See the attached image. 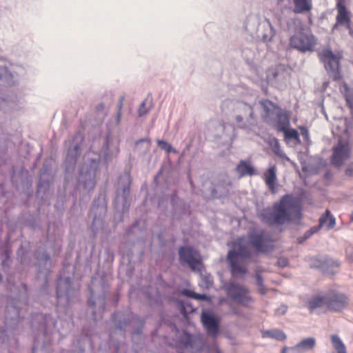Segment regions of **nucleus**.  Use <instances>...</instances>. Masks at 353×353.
I'll list each match as a JSON object with an SVG mask.
<instances>
[{
	"label": "nucleus",
	"mask_w": 353,
	"mask_h": 353,
	"mask_svg": "<svg viewBox=\"0 0 353 353\" xmlns=\"http://www.w3.org/2000/svg\"><path fill=\"white\" fill-rule=\"evenodd\" d=\"M151 139L149 137L141 138L135 141L134 150L139 156H144L149 151Z\"/></svg>",
	"instance_id": "473e14b6"
},
{
	"label": "nucleus",
	"mask_w": 353,
	"mask_h": 353,
	"mask_svg": "<svg viewBox=\"0 0 353 353\" xmlns=\"http://www.w3.org/2000/svg\"><path fill=\"white\" fill-rule=\"evenodd\" d=\"M19 72L6 65H0V81L8 85L16 84L18 81Z\"/></svg>",
	"instance_id": "4be33fe9"
},
{
	"label": "nucleus",
	"mask_w": 353,
	"mask_h": 353,
	"mask_svg": "<svg viewBox=\"0 0 353 353\" xmlns=\"http://www.w3.org/2000/svg\"><path fill=\"white\" fill-rule=\"evenodd\" d=\"M331 340L337 353H347L345 345L338 335H332Z\"/></svg>",
	"instance_id": "e433bc0d"
},
{
	"label": "nucleus",
	"mask_w": 353,
	"mask_h": 353,
	"mask_svg": "<svg viewBox=\"0 0 353 353\" xmlns=\"http://www.w3.org/2000/svg\"><path fill=\"white\" fill-rule=\"evenodd\" d=\"M212 194L214 196H218L217 194H216V190L215 188H213L212 190Z\"/></svg>",
	"instance_id": "338daca9"
},
{
	"label": "nucleus",
	"mask_w": 353,
	"mask_h": 353,
	"mask_svg": "<svg viewBox=\"0 0 353 353\" xmlns=\"http://www.w3.org/2000/svg\"><path fill=\"white\" fill-rule=\"evenodd\" d=\"M254 278L256 279V284L258 287L259 292L261 295L266 294L268 289L265 288L264 285V279L262 275L259 272H256L254 274Z\"/></svg>",
	"instance_id": "4c0bfd02"
},
{
	"label": "nucleus",
	"mask_w": 353,
	"mask_h": 353,
	"mask_svg": "<svg viewBox=\"0 0 353 353\" xmlns=\"http://www.w3.org/2000/svg\"><path fill=\"white\" fill-rule=\"evenodd\" d=\"M307 308L311 312L315 311L317 309H323L327 310L325 292L311 296L307 302Z\"/></svg>",
	"instance_id": "393cba45"
},
{
	"label": "nucleus",
	"mask_w": 353,
	"mask_h": 353,
	"mask_svg": "<svg viewBox=\"0 0 353 353\" xmlns=\"http://www.w3.org/2000/svg\"><path fill=\"white\" fill-rule=\"evenodd\" d=\"M258 215L261 222L270 227L300 221L302 217L301 199L292 194H285L272 208L262 209Z\"/></svg>",
	"instance_id": "f257e3e1"
},
{
	"label": "nucleus",
	"mask_w": 353,
	"mask_h": 353,
	"mask_svg": "<svg viewBox=\"0 0 353 353\" xmlns=\"http://www.w3.org/2000/svg\"><path fill=\"white\" fill-rule=\"evenodd\" d=\"M287 350H289V347H283L281 353H286Z\"/></svg>",
	"instance_id": "774afa93"
},
{
	"label": "nucleus",
	"mask_w": 353,
	"mask_h": 353,
	"mask_svg": "<svg viewBox=\"0 0 353 353\" xmlns=\"http://www.w3.org/2000/svg\"><path fill=\"white\" fill-rule=\"evenodd\" d=\"M253 55V52L248 48H244L242 50V56L247 60L249 61L252 59Z\"/></svg>",
	"instance_id": "de8ad7c7"
},
{
	"label": "nucleus",
	"mask_w": 353,
	"mask_h": 353,
	"mask_svg": "<svg viewBox=\"0 0 353 353\" xmlns=\"http://www.w3.org/2000/svg\"><path fill=\"white\" fill-rule=\"evenodd\" d=\"M196 300L199 301H206L208 299V296L205 294H199L196 292H194V298Z\"/></svg>",
	"instance_id": "864d4df0"
},
{
	"label": "nucleus",
	"mask_w": 353,
	"mask_h": 353,
	"mask_svg": "<svg viewBox=\"0 0 353 353\" xmlns=\"http://www.w3.org/2000/svg\"><path fill=\"white\" fill-rule=\"evenodd\" d=\"M249 243L258 252H267L268 251L266 243L271 241L270 235L263 230L257 232L250 233L248 235Z\"/></svg>",
	"instance_id": "a211bd4d"
},
{
	"label": "nucleus",
	"mask_w": 353,
	"mask_h": 353,
	"mask_svg": "<svg viewBox=\"0 0 353 353\" xmlns=\"http://www.w3.org/2000/svg\"><path fill=\"white\" fill-rule=\"evenodd\" d=\"M112 319L116 329L121 332L123 336H124L125 332H126L127 328L130 325L132 319H136L139 323L138 327L134 330V333L137 335H139L142 333V330L145 324V320L143 319L139 318L137 316H134L130 311L115 312L112 314Z\"/></svg>",
	"instance_id": "1a4fd4ad"
},
{
	"label": "nucleus",
	"mask_w": 353,
	"mask_h": 353,
	"mask_svg": "<svg viewBox=\"0 0 353 353\" xmlns=\"http://www.w3.org/2000/svg\"><path fill=\"white\" fill-rule=\"evenodd\" d=\"M261 21L259 15L250 14L246 17L243 23V28L250 35L254 36L260 26Z\"/></svg>",
	"instance_id": "a878e982"
},
{
	"label": "nucleus",
	"mask_w": 353,
	"mask_h": 353,
	"mask_svg": "<svg viewBox=\"0 0 353 353\" xmlns=\"http://www.w3.org/2000/svg\"><path fill=\"white\" fill-rule=\"evenodd\" d=\"M37 259L39 262H43L44 263H47L48 262L50 261V256L46 251H43V252L38 254V255L37 256Z\"/></svg>",
	"instance_id": "79ce46f5"
},
{
	"label": "nucleus",
	"mask_w": 353,
	"mask_h": 353,
	"mask_svg": "<svg viewBox=\"0 0 353 353\" xmlns=\"http://www.w3.org/2000/svg\"><path fill=\"white\" fill-rule=\"evenodd\" d=\"M264 43L270 42L276 34V31L269 19H265L261 21L260 26L255 33Z\"/></svg>",
	"instance_id": "aec40b11"
},
{
	"label": "nucleus",
	"mask_w": 353,
	"mask_h": 353,
	"mask_svg": "<svg viewBox=\"0 0 353 353\" xmlns=\"http://www.w3.org/2000/svg\"><path fill=\"white\" fill-rule=\"evenodd\" d=\"M293 3L294 14H305L312 9V0H288Z\"/></svg>",
	"instance_id": "cd10ccee"
},
{
	"label": "nucleus",
	"mask_w": 353,
	"mask_h": 353,
	"mask_svg": "<svg viewBox=\"0 0 353 353\" xmlns=\"http://www.w3.org/2000/svg\"><path fill=\"white\" fill-rule=\"evenodd\" d=\"M138 225V223L137 221H136L134 223H133L131 226H130L127 230H126V234L128 235H130V234L132 233L133 232V230Z\"/></svg>",
	"instance_id": "13d9d810"
},
{
	"label": "nucleus",
	"mask_w": 353,
	"mask_h": 353,
	"mask_svg": "<svg viewBox=\"0 0 353 353\" xmlns=\"http://www.w3.org/2000/svg\"><path fill=\"white\" fill-rule=\"evenodd\" d=\"M88 301L90 307H97L99 312H103L105 307V296L109 290V284L105 278L92 277Z\"/></svg>",
	"instance_id": "39448f33"
},
{
	"label": "nucleus",
	"mask_w": 353,
	"mask_h": 353,
	"mask_svg": "<svg viewBox=\"0 0 353 353\" xmlns=\"http://www.w3.org/2000/svg\"><path fill=\"white\" fill-rule=\"evenodd\" d=\"M277 179L276 168L274 165H271L265 173V181L272 192H275V184Z\"/></svg>",
	"instance_id": "7c9ffc66"
},
{
	"label": "nucleus",
	"mask_w": 353,
	"mask_h": 353,
	"mask_svg": "<svg viewBox=\"0 0 353 353\" xmlns=\"http://www.w3.org/2000/svg\"><path fill=\"white\" fill-rule=\"evenodd\" d=\"M287 309L288 307L286 305H281L275 310V314L276 315H283L287 312Z\"/></svg>",
	"instance_id": "603ef678"
},
{
	"label": "nucleus",
	"mask_w": 353,
	"mask_h": 353,
	"mask_svg": "<svg viewBox=\"0 0 353 353\" xmlns=\"http://www.w3.org/2000/svg\"><path fill=\"white\" fill-rule=\"evenodd\" d=\"M83 139V134L77 132L70 143L64 162L65 171L68 174L72 173L75 169Z\"/></svg>",
	"instance_id": "9d476101"
},
{
	"label": "nucleus",
	"mask_w": 353,
	"mask_h": 353,
	"mask_svg": "<svg viewBox=\"0 0 353 353\" xmlns=\"http://www.w3.org/2000/svg\"><path fill=\"white\" fill-rule=\"evenodd\" d=\"M131 177L130 174L125 172L119 178L116 188V196L114 200V208L122 213L130 208Z\"/></svg>",
	"instance_id": "423d86ee"
},
{
	"label": "nucleus",
	"mask_w": 353,
	"mask_h": 353,
	"mask_svg": "<svg viewBox=\"0 0 353 353\" xmlns=\"http://www.w3.org/2000/svg\"><path fill=\"white\" fill-rule=\"evenodd\" d=\"M274 115L276 118V128L279 131L285 130L290 128V114L287 111L279 108Z\"/></svg>",
	"instance_id": "bb28decb"
},
{
	"label": "nucleus",
	"mask_w": 353,
	"mask_h": 353,
	"mask_svg": "<svg viewBox=\"0 0 353 353\" xmlns=\"http://www.w3.org/2000/svg\"><path fill=\"white\" fill-rule=\"evenodd\" d=\"M157 144L159 147L165 150L167 153H177L178 151L174 148L170 143L164 140H157Z\"/></svg>",
	"instance_id": "58836bf2"
},
{
	"label": "nucleus",
	"mask_w": 353,
	"mask_h": 353,
	"mask_svg": "<svg viewBox=\"0 0 353 353\" xmlns=\"http://www.w3.org/2000/svg\"><path fill=\"white\" fill-rule=\"evenodd\" d=\"M311 237V235L307 232V230L303 234L302 236H299L297 239V241L299 244H302L303 242H305L306 240H307L309 238Z\"/></svg>",
	"instance_id": "3c124183"
},
{
	"label": "nucleus",
	"mask_w": 353,
	"mask_h": 353,
	"mask_svg": "<svg viewBox=\"0 0 353 353\" xmlns=\"http://www.w3.org/2000/svg\"><path fill=\"white\" fill-rule=\"evenodd\" d=\"M63 274L62 270L57 278L56 294L58 305L67 307L77 299L79 289L70 276H63Z\"/></svg>",
	"instance_id": "20e7f679"
},
{
	"label": "nucleus",
	"mask_w": 353,
	"mask_h": 353,
	"mask_svg": "<svg viewBox=\"0 0 353 353\" xmlns=\"http://www.w3.org/2000/svg\"><path fill=\"white\" fill-rule=\"evenodd\" d=\"M104 145L105 146L106 148V150L104 152V160L105 162H108V152H107V150H108V141H106L105 143H104Z\"/></svg>",
	"instance_id": "e2e57ef3"
},
{
	"label": "nucleus",
	"mask_w": 353,
	"mask_h": 353,
	"mask_svg": "<svg viewBox=\"0 0 353 353\" xmlns=\"http://www.w3.org/2000/svg\"><path fill=\"white\" fill-rule=\"evenodd\" d=\"M290 44L301 52H312L316 45V39L310 32H299L290 37Z\"/></svg>",
	"instance_id": "4468645a"
},
{
	"label": "nucleus",
	"mask_w": 353,
	"mask_h": 353,
	"mask_svg": "<svg viewBox=\"0 0 353 353\" xmlns=\"http://www.w3.org/2000/svg\"><path fill=\"white\" fill-rule=\"evenodd\" d=\"M201 321L207 333L216 336L219 331L220 318L210 311H204L201 314Z\"/></svg>",
	"instance_id": "f3484780"
},
{
	"label": "nucleus",
	"mask_w": 353,
	"mask_h": 353,
	"mask_svg": "<svg viewBox=\"0 0 353 353\" xmlns=\"http://www.w3.org/2000/svg\"><path fill=\"white\" fill-rule=\"evenodd\" d=\"M224 289L228 296L240 305L248 307L253 302L249 289L243 285L229 282L224 285Z\"/></svg>",
	"instance_id": "6e6552de"
},
{
	"label": "nucleus",
	"mask_w": 353,
	"mask_h": 353,
	"mask_svg": "<svg viewBox=\"0 0 353 353\" xmlns=\"http://www.w3.org/2000/svg\"><path fill=\"white\" fill-rule=\"evenodd\" d=\"M281 132H284L285 138L288 139H294L299 141V134L296 129L287 128L285 130H281Z\"/></svg>",
	"instance_id": "ea45409f"
},
{
	"label": "nucleus",
	"mask_w": 353,
	"mask_h": 353,
	"mask_svg": "<svg viewBox=\"0 0 353 353\" xmlns=\"http://www.w3.org/2000/svg\"><path fill=\"white\" fill-rule=\"evenodd\" d=\"M123 97H121L119 99V101L117 103V109H118V111L117 112H121V109H122V107H123Z\"/></svg>",
	"instance_id": "bf43d9fd"
},
{
	"label": "nucleus",
	"mask_w": 353,
	"mask_h": 353,
	"mask_svg": "<svg viewBox=\"0 0 353 353\" xmlns=\"http://www.w3.org/2000/svg\"><path fill=\"white\" fill-rule=\"evenodd\" d=\"M105 197V194L99 193L94 199L90 208V214L93 216L90 230L94 236L103 230L105 226L104 219L107 213V202Z\"/></svg>",
	"instance_id": "0eeeda50"
},
{
	"label": "nucleus",
	"mask_w": 353,
	"mask_h": 353,
	"mask_svg": "<svg viewBox=\"0 0 353 353\" xmlns=\"http://www.w3.org/2000/svg\"><path fill=\"white\" fill-rule=\"evenodd\" d=\"M299 129L301 130V134L303 136L305 141H308L310 138V134L307 128L305 126H301L299 127Z\"/></svg>",
	"instance_id": "09e8293b"
},
{
	"label": "nucleus",
	"mask_w": 353,
	"mask_h": 353,
	"mask_svg": "<svg viewBox=\"0 0 353 353\" xmlns=\"http://www.w3.org/2000/svg\"><path fill=\"white\" fill-rule=\"evenodd\" d=\"M321 55L325 68L331 74L334 80L339 77V60L331 49H324Z\"/></svg>",
	"instance_id": "dca6fc26"
},
{
	"label": "nucleus",
	"mask_w": 353,
	"mask_h": 353,
	"mask_svg": "<svg viewBox=\"0 0 353 353\" xmlns=\"http://www.w3.org/2000/svg\"><path fill=\"white\" fill-rule=\"evenodd\" d=\"M178 307L180 312L184 316H187L190 312L194 311V309H191V311H188L186 310V305L183 301H179L178 303Z\"/></svg>",
	"instance_id": "a18cd8bd"
},
{
	"label": "nucleus",
	"mask_w": 353,
	"mask_h": 353,
	"mask_svg": "<svg viewBox=\"0 0 353 353\" xmlns=\"http://www.w3.org/2000/svg\"><path fill=\"white\" fill-rule=\"evenodd\" d=\"M270 146L272 149V152L276 154L279 158L285 160L287 161H290V158L285 154V152L281 150V145L277 139L273 138L270 141Z\"/></svg>",
	"instance_id": "f704fd0d"
},
{
	"label": "nucleus",
	"mask_w": 353,
	"mask_h": 353,
	"mask_svg": "<svg viewBox=\"0 0 353 353\" xmlns=\"http://www.w3.org/2000/svg\"><path fill=\"white\" fill-rule=\"evenodd\" d=\"M235 248L230 250L227 255V259L239 260V258L249 259L252 256V252L247 245L241 242L236 243Z\"/></svg>",
	"instance_id": "5701e85b"
},
{
	"label": "nucleus",
	"mask_w": 353,
	"mask_h": 353,
	"mask_svg": "<svg viewBox=\"0 0 353 353\" xmlns=\"http://www.w3.org/2000/svg\"><path fill=\"white\" fill-rule=\"evenodd\" d=\"M4 100L8 105L13 109H16L17 104L21 103V99H19L17 96H13L12 98L8 97Z\"/></svg>",
	"instance_id": "a19ab883"
},
{
	"label": "nucleus",
	"mask_w": 353,
	"mask_h": 353,
	"mask_svg": "<svg viewBox=\"0 0 353 353\" xmlns=\"http://www.w3.org/2000/svg\"><path fill=\"white\" fill-rule=\"evenodd\" d=\"M262 336L263 338H271L274 339L276 341H283L285 340L286 335L285 334L280 330L276 329L265 330L262 332Z\"/></svg>",
	"instance_id": "c9c22d12"
},
{
	"label": "nucleus",
	"mask_w": 353,
	"mask_h": 353,
	"mask_svg": "<svg viewBox=\"0 0 353 353\" xmlns=\"http://www.w3.org/2000/svg\"><path fill=\"white\" fill-rule=\"evenodd\" d=\"M321 219H323V228L325 227L327 230L332 229L336 225L335 217L328 209L325 210V212L320 216L319 223H320Z\"/></svg>",
	"instance_id": "72a5a7b5"
},
{
	"label": "nucleus",
	"mask_w": 353,
	"mask_h": 353,
	"mask_svg": "<svg viewBox=\"0 0 353 353\" xmlns=\"http://www.w3.org/2000/svg\"><path fill=\"white\" fill-rule=\"evenodd\" d=\"M280 74L276 69L270 70L267 74V79L270 83L279 78Z\"/></svg>",
	"instance_id": "37998d69"
},
{
	"label": "nucleus",
	"mask_w": 353,
	"mask_h": 353,
	"mask_svg": "<svg viewBox=\"0 0 353 353\" xmlns=\"http://www.w3.org/2000/svg\"><path fill=\"white\" fill-rule=\"evenodd\" d=\"M259 108L264 111V121L270 123L272 117L279 107L268 99L260 100L258 103L252 105L242 101L238 102L233 116L236 128L243 130L247 134L253 132L254 128L258 124L256 110Z\"/></svg>",
	"instance_id": "f03ea898"
},
{
	"label": "nucleus",
	"mask_w": 353,
	"mask_h": 353,
	"mask_svg": "<svg viewBox=\"0 0 353 353\" xmlns=\"http://www.w3.org/2000/svg\"><path fill=\"white\" fill-rule=\"evenodd\" d=\"M327 311L340 312L345 310L349 304V299L346 294L336 290L325 291Z\"/></svg>",
	"instance_id": "f8f14e48"
},
{
	"label": "nucleus",
	"mask_w": 353,
	"mask_h": 353,
	"mask_svg": "<svg viewBox=\"0 0 353 353\" xmlns=\"http://www.w3.org/2000/svg\"><path fill=\"white\" fill-rule=\"evenodd\" d=\"M345 173L347 176L353 177V163L349 165L346 168Z\"/></svg>",
	"instance_id": "5fc2aeb1"
},
{
	"label": "nucleus",
	"mask_w": 353,
	"mask_h": 353,
	"mask_svg": "<svg viewBox=\"0 0 353 353\" xmlns=\"http://www.w3.org/2000/svg\"><path fill=\"white\" fill-rule=\"evenodd\" d=\"M338 14L336 16V21L340 25H346L350 26V19L349 12L343 1H338L336 4Z\"/></svg>",
	"instance_id": "c85d7f7f"
},
{
	"label": "nucleus",
	"mask_w": 353,
	"mask_h": 353,
	"mask_svg": "<svg viewBox=\"0 0 353 353\" xmlns=\"http://www.w3.org/2000/svg\"><path fill=\"white\" fill-rule=\"evenodd\" d=\"M203 281H205V283L207 284L208 286H209L210 285H212V282L207 277H205L203 279Z\"/></svg>",
	"instance_id": "69168bd1"
},
{
	"label": "nucleus",
	"mask_w": 353,
	"mask_h": 353,
	"mask_svg": "<svg viewBox=\"0 0 353 353\" xmlns=\"http://www.w3.org/2000/svg\"><path fill=\"white\" fill-rule=\"evenodd\" d=\"M32 353H48V352L44 349H41V350H39L35 347H32Z\"/></svg>",
	"instance_id": "0e129e2a"
},
{
	"label": "nucleus",
	"mask_w": 353,
	"mask_h": 353,
	"mask_svg": "<svg viewBox=\"0 0 353 353\" xmlns=\"http://www.w3.org/2000/svg\"><path fill=\"white\" fill-rule=\"evenodd\" d=\"M346 101L347 105L353 108V94H349L346 96Z\"/></svg>",
	"instance_id": "6e6d98bb"
},
{
	"label": "nucleus",
	"mask_w": 353,
	"mask_h": 353,
	"mask_svg": "<svg viewBox=\"0 0 353 353\" xmlns=\"http://www.w3.org/2000/svg\"><path fill=\"white\" fill-rule=\"evenodd\" d=\"M310 265L319 269L327 274H334L335 269L339 266V263L327 256H321L313 259Z\"/></svg>",
	"instance_id": "6ab92c4d"
},
{
	"label": "nucleus",
	"mask_w": 353,
	"mask_h": 353,
	"mask_svg": "<svg viewBox=\"0 0 353 353\" xmlns=\"http://www.w3.org/2000/svg\"><path fill=\"white\" fill-rule=\"evenodd\" d=\"M194 292H195L192 291L191 290L188 288H183L181 292L182 295L192 299L194 298Z\"/></svg>",
	"instance_id": "8fccbe9b"
},
{
	"label": "nucleus",
	"mask_w": 353,
	"mask_h": 353,
	"mask_svg": "<svg viewBox=\"0 0 353 353\" xmlns=\"http://www.w3.org/2000/svg\"><path fill=\"white\" fill-rule=\"evenodd\" d=\"M101 163V157L93 154L92 157H87L79 171L78 182L83 189L88 193L92 192L97 184V176L100 170Z\"/></svg>",
	"instance_id": "7ed1b4c3"
},
{
	"label": "nucleus",
	"mask_w": 353,
	"mask_h": 353,
	"mask_svg": "<svg viewBox=\"0 0 353 353\" xmlns=\"http://www.w3.org/2000/svg\"><path fill=\"white\" fill-rule=\"evenodd\" d=\"M149 112V108L146 107L145 101L141 102L138 109V115L141 117L145 116Z\"/></svg>",
	"instance_id": "c03bdc74"
},
{
	"label": "nucleus",
	"mask_w": 353,
	"mask_h": 353,
	"mask_svg": "<svg viewBox=\"0 0 353 353\" xmlns=\"http://www.w3.org/2000/svg\"><path fill=\"white\" fill-rule=\"evenodd\" d=\"M121 120V112H117L115 118V123L117 125H119Z\"/></svg>",
	"instance_id": "680f3d73"
},
{
	"label": "nucleus",
	"mask_w": 353,
	"mask_h": 353,
	"mask_svg": "<svg viewBox=\"0 0 353 353\" xmlns=\"http://www.w3.org/2000/svg\"><path fill=\"white\" fill-rule=\"evenodd\" d=\"M217 132L214 134L216 139H223L224 141L232 142L236 136L234 126L230 124L216 123L215 124Z\"/></svg>",
	"instance_id": "412c9836"
},
{
	"label": "nucleus",
	"mask_w": 353,
	"mask_h": 353,
	"mask_svg": "<svg viewBox=\"0 0 353 353\" xmlns=\"http://www.w3.org/2000/svg\"><path fill=\"white\" fill-rule=\"evenodd\" d=\"M347 255L348 259L351 261H353V248L351 249L347 250Z\"/></svg>",
	"instance_id": "052dcab7"
},
{
	"label": "nucleus",
	"mask_w": 353,
	"mask_h": 353,
	"mask_svg": "<svg viewBox=\"0 0 353 353\" xmlns=\"http://www.w3.org/2000/svg\"><path fill=\"white\" fill-rule=\"evenodd\" d=\"M120 252L122 254L123 257L126 256L129 259H131L133 256V252L132 250H129L127 252H123V251L120 250Z\"/></svg>",
	"instance_id": "4d7b16f0"
},
{
	"label": "nucleus",
	"mask_w": 353,
	"mask_h": 353,
	"mask_svg": "<svg viewBox=\"0 0 353 353\" xmlns=\"http://www.w3.org/2000/svg\"><path fill=\"white\" fill-rule=\"evenodd\" d=\"M179 260L181 264H187L194 271L201 264L199 252L191 245H182L178 250Z\"/></svg>",
	"instance_id": "2eb2a0df"
},
{
	"label": "nucleus",
	"mask_w": 353,
	"mask_h": 353,
	"mask_svg": "<svg viewBox=\"0 0 353 353\" xmlns=\"http://www.w3.org/2000/svg\"><path fill=\"white\" fill-rule=\"evenodd\" d=\"M235 170L240 178L245 176H254L257 174L256 170L249 161L245 160H241Z\"/></svg>",
	"instance_id": "c756f323"
},
{
	"label": "nucleus",
	"mask_w": 353,
	"mask_h": 353,
	"mask_svg": "<svg viewBox=\"0 0 353 353\" xmlns=\"http://www.w3.org/2000/svg\"><path fill=\"white\" fill-rule=\"evenodd\" d=\"M323 219H321L320 223L318 225L312 227L307 232L310 233L311 236L314 234L317 233L323 228Z\"/></svg>",
	"instance_id": "49530a36"
},
{
	"label": "nucleus",
	"mask_w": 353,
	"mask_h": 353,
	"mask_svg": "<svg viewBox=\"0 0 353 353\" xmlns=\"http://www.w3.org/2000/svg\"><path fill=\"white\" fill-rule=\"evenodd\" d=\"M351 152L350 141L339 138L337 143L332 148V154L330 158L332 164L336 168L341 167L350 158Z\"/></svg>",
	"instance_id": "9b49d317"
},
{
	"label": "nucleus",
	"mask_w": 353,
	"mask_h": 353,
	"mask_svg": "<svg viewBox=\"0 0 353 353\" xmlns=\"http://www.w3.org/2000/svg\"><path fill=\"white\" fill-rule=\"evenodd\" d=\"M316 345V339L314 337L303 339L296 345L289 347L290 353H305L313 350Z\"/></svg>",
	"instance_id": "b1692460"
},
{
	"label": "nucleus",
	"mask_w": 353,
	"mask_h": 353,
	"mask_svg": "<svg viewBox=\"0 0 353 353\" xmlns=\"http://www.w3.org/2000/svg\"><path fill=\"white\" fill-rule=\"evenodd\" d=\"M176 345L183 350H199L203 345V341L199 334L189 332L186 330L178 332L176 335Z\"/></svg>",
	"instance_id": "ddd939ff"
},
{
	"label": "nucleus",
	"mask_w": 353,
	"mask_h": 353,
	"mask_svg": "<svg viewBox=\"0 0 353 353\" xmlns=\"http://www.w3.org/2000/svg\"><path fill=\"white\" fill-rule=\"evenodd\" d=\"M229 263L230 272L234 277L243 276L247 272L248 270L245 267L239 264V260L227 259Z\"/></svg>",
	"instance_id": "2f4dec72"
}]
</instances>
